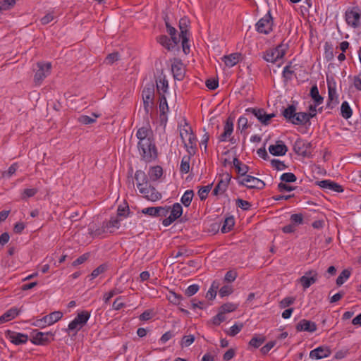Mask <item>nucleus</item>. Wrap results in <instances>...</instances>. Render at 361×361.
<instances>
[{"mask_svg":"<svg viewBox=\"0 0 361 361\" xmlns=\"http://www.w3.org/2000/svg\"><path fill=\"white\" fill-rule=\"evenodd\" d=\"M249 119L250 117L245 116V114L244 116H240L238 120V128L240 129L241 128V130H245L249 127H250V124H249Z\"/></svg>","mask_w":361,"mask_h":361,"instance_id":"obj_46","label":"nucleus"},{"mask_svg":"<svg viewBox=\"0 0 361 361\" xmlns=\"http://www.w3.org/2000/svg\"><path fill=\"white\" fill-rule=\"evenodd\" d=\"M341 114L345 119L350 118L353 114L352 109L346 101L343 102L341 104Z\"/></svg>","mask_w":361,"mask_h":361,"instance_id":"obj_41","label":"nucleus"},{"mask_svg":"<svg viewBox=\"0 0 361 361\" xmlns=\"http://www.w3.org/2000/svg\"><path fill=\"white\" fill-rule=\"evenodd\" d=\"M243 327V324H235L230 328V330L228 332V334L231 336H235L236 334H238L241 331Z\"/></svg>","mask_w":361,"mask_h":361,"instance_id":"obj_62","label":"nucleus"},{"mask_svg":"<svg viewBox=\"0 0 361 361\" xmlns=\"http://www.w3.org/2000/svg\"><path fill=\"white\" fill-rule=\"evenodd\" d=\"M135 179L137 182V188H140L144 185L147 186L148 178L146 173L141 170L136 171L135 173Z\"/></svg>","mask_w":361,"mask_h":361,"instance_id":"obj_31","label":"nucleus"},{"mask_svg":"<svg viewBox=\"0 0 361 361\" xmlns=\"http://www.w3.org/2000/svg\"><path fill=\"white\" fill-rule=\"evenodd\" d=\"M360 12L358 8H353L345 12V20L348 25L357 27L360 24Z\"/></svg>","mask_w":361,"mask_h":361,"instance_id":"obj_14","label":"nucleus"},{"mask_svg":"<svg viewBox=\"0 0 361 361\" xmlns=\"http://www.w3.org/2000/svg\"><path fill=\"white\" fill-rule=\"evenodd\" d=\"M290 65H288L284 67L283 71V77L286 80H290L292 79V75L294 73V71L291 70Z\"/></svg>","mask_w":361,"mask_h":361,"instance_id":"obj_64","label":"nucleus"},{"mask_svg":"<svg viewBox=\"0 0 361 361\" xmlns=\"http://www.w3.org/2000/svg\"><path fill=\"white\" fill-rule=\"evenodd\" d=\"M324 56L327 61H331L334 58V48L331 44L328 42L324 44Z\"/></svg>","mask_w":361,"mask_h":361,"instance_id":"obj_45","label":"nucleus"},{"mask_svg":"<svg viewBox=\"0 0 361 361\" xmlns=\"http://www.w3.org/2000/svg\"><path fill=\"white\" fill-rule=\"evenodd\" d=\"M282 115L287 121L293 124V121H294L295 116H296V107L293 104L288 105V106L283 111Z\"/></svg>","mask_w":361,"mask_h":361,"instance_id":"obj_33","label":"nucleus"},{"mask_svg":"<svg viewBox=\"0 0 361 361\" xmlns=\"http://www.w3.org/2000/svg\"><path fill=\"white\" fill-rule=\"evenodd\" d=\"M54 334L51 332H42L38 330H34L31 333V342L35 345H45L53 341Z\"/></svg>","mask_w":361,"mask_h":361,"instance_id":"obj_5","label":"nucleus"},{"mask_svg":"<svg viewBox=\"0 0 361 361\" xmlns=\"http://www.w3.org/2000/svg\"><path fill=\"white\" fill-rule=\"evenodd\" d=\"M310 147V142L298 138L293 145V150L297 154L306 157L307 155V149Z\"/></svg>","mask_w":361,"mask_h":361,"instance_id":"obj_18","label":"nucleus"},{"mask_svg":"<svg viewBox=\"0 0 361 361\" xmlns=\"http://www.w3.org/2000/svg\"><path fill=\"white\" fill-rule=\"evenodd\" d=\"M269 151L274 156H283L287 152L288 147L282 141L279 140L276 142V145H270Z\"/></svg>","mask_w":361,"mask_h":361,"instance_id":"obj_22","label":"nucleus"},{"mask_svg":"<svg viewBox=\"0 0 361 361\" xmlns=\"http://www.w3.org/2000/svg\"><path fill=\"white\" fill-rule=\"evenodd\" d=\"M158 42L164 47L167 50H173V46L171 45V39L166 35H161L158 38Z\"/></svg>","mask_w":361,"mask_h":361,"instance_id":"obj_48","label":"nucleus"},{"mask_svg":"<svg viewBox=\"0 0 361 361\" xmlns=\"http://www.w3.org/2000/svg\"><path fill=\"white\" fill-rule=\"evenodd\" d=\"M163 174V169L159 166H156L150 168L149 171V176L152 180H157Z\"/></svg>","mask_w":361,"mask_h":361,"instance_id":"obj_39","label":"nucleus"},{"mask_svg":"<svg viewBox=\"0 0 361 361\" xmlns=\"http://www.w3.org/2000/svg\"><path fill=\"white\" fill-rule=\"evenodd\" d=\"M295 117L294 121H293V124L302 126L309 123L310 118H314V114L311 115L307 114L306 112H296V116Z\"/></svg>","mask_w":361,"mask_h":361,"instance_id":"obj_25","label":"nucleus"},{"mask_svg":"<svg viewBox=\"0 0 361 361\" xmlns=\"http://www.w3.org/2000/svg\"><path fill=\"white\" fill-rule=\"evenodd\" d=\"M295 300V298L293 297H286L283 298L280 302H279V307L280 308L283 309L286 307H288L294 303Z\"/></svg>","mask_w":361,"mask_h":361,"instance_id":"obj_56","label":"nucleus"},{"mask_svg":"<svg viewBox=\"0 0 361 361\" xmlns=\"http://www.w3.org/2000/svg\"><path fill=\"white\" fill-rule=\"evenodd\" d=\"M63 317V313L60 311H55L44 317V320L48 325H51L58 322Z\"/></svg>","mask_w":361,"mask_h":361,"instance_id":"obj_36","label":"nucleus"},{"mask_svg":"<svg viewBox=\"0 0 361 361\" xmlns=\"http://www.w3.org/2000/svg\"><path fill=\"white\" fill-rule=\"evenodd\" d=\"M236 205L241 208L243 210H249L251 207V204L248 201L242 200V199H237L236 200Z\"/></svg>","mask_w":361,"mask_h":361,"instance_id":"obj_60","label":"nucleus"},{"mask_svg":"<svg viewBox=\"0 0 361 361\" xmlns=\"http://www.w3.org/2000/svg\"><path fill=\"white\" fill-rule=\"evenodd\" d=\"M122 290L119 288H115L110 290L109 293H105L103 297V300L105 303L109 302L110 299L113 298L114 295L121 293Z\"/></svg>","mask_w":361,"mask_h":361,"instance_id":"obj_52","label":"nucleus"},{"mask_svg":"<svg viewBox=\"0 0 361 361\" xmlns=\"http://www.w3.org/2000/svg\"><path fill=\"white\" fill-rule=\"evenodd\" d=\"M233 131V122L231 118H227L224 126V133L219 137V142H225L228 139L232 144L236 143L234 137H231Z\"/></svg>","mask_w":361,"mask_h":361,"instance_id":"obj_10","label":"nucleus"},{"mask_svg":"<svg viewBox=\"0 0 361 361\" xmlns=\"http://www.w3.org/2000/svg\"><path fill=\"white\" fill-rule=\"evenodd\" d=\"M142 97L145 114L148 115L150 109H152L154 106V85L153 83L151 82L146 85L142 92Z\"/></svg>","mask_w":361,"mask_h":361,"instance_id":"obj_3","label":"nucleus"},{"mask_svg":"<svg viewBox=\"0 0 361 361\" xmlns=\"http://www.w3.org/2000/svg\"><path fill=\"white\" fill-rule=\"evenodd\" d=\"M20 310L16 307H12L7 310L3 315L0 317V324L8 322L14 319L18 314Z\"/></svg>","mask_w":361,"mask_h":361,"instance_id":"obj_34","label":"nucleus"},{"mask_svg":"<svg viewBox=\"0 0 361 361\" xmlns=\"http://www.w3.org/2000/svg\"><path fill=\"white\" fill-rule=\"evenodd\" d=\"M171 71L175 79L180 80L184 76V70L183 68V63L180 60H175L174 63L171 65Z\"/></svg>","mask_w":361,"mask_h":361,"instance_id":"obj_26","label":"nucleus"},{"mask_svg":"<svg viewBox=\"0 0 361 361\" xmlns=\"http://www.w3.org/2000/svg\"><path fill=\"white\" fill-rule=\"evenodd\" d=\"M235 224V220L233 216H229L226 218L224 224L221 228V231L223 233H226L229 232L233 227Z\"/></svg>","mask_w":361,"mask_h":361,"instance_id":"obj_42","label":"nucleus"},{"mask_svg":"<svg viewBox=\"0 0 361 361\" xmlns=\"http://www.w3.org/2000/svg\"><path fill=\"white\" fill-rule=\"evenodd\" d=\"M295 329L297 331H307L313 333L317 330V325L312 321L302 319L297 324Z\"/></svg>","mask_w":361,"mask_h":361,"instance_id":"obj_21","label":"nucleus"},{"mask_svg":"<svg viewBox=\"0 0 361 361\" xmlns=\"http://www.w3.org/2000/svg\"><path fill=\"white\" fill-rule=\"evenodd\" d=\"M16 4L15 0H3L0 2V11L11 9Z\"/></svg>","mask_w":361,"mask_h":361,"instance_id":"obj_53","label":"nucleus"},{"mask_svg":"<svg viewBox=\"0 0 361 361\" xmlns=\"http://www.w3.org/2000/svg\"><path fill=\"white\" fill-rule=\"evenodd\" d=\"M191 156L190 154L189 155H185L182 158L180 166V171L182 173H188L190 171V161Z\"/></svg>","mask_w":361,"mask_h":361,"instance_id":"obj_40","label":"nucleus"},{"mask_svg":"<svg viewBox=\"0 0 361 361\" xmlns=\"http://www.w3.org/2000/svg\"><path fill=\"white\" fill-rule=\"evenodd\" d=\"M233 163L238 173H239L241 176L245 177V176H247L246 173L249 171L248 166L243 164L237 157L233 159Z\"/></svg>","mask_w":361,"mask_h":361,"instance_id":"obj_35","label":"nucleus"},{"mask_svg":"<svg viewBox=\"0 0 361 361\" xmlns=\"http://www.w3.org/2000/svg\"><path fill=\"white\" fill-rule=\"evenodd\" d=\"M139 192L143 195L144 197L147 200L155 202L161 198V194L155 188L152 187L149 183L147 186L144 185L138 188Z\"/></svg>","mask_w":361,"mask_h":361,"instance_id":"obj_11","label":"nucleus"},{"mask_svg":"<svg viewBox=\"0 0 361 361\" xmlns=\"http://www.w3.org/2000/svg\"><path fill=\"white\" fill-rule=\"evenodd\" d=\"M221 311L225 313L231 312L237 309V305L233 303L227 302L221 306Z\"/></svg>","mask_w":361,"mask_h":361,"instance_id":"obj_54","label":"nucleus"},{"mask_svg":"<svg viewBox=\"0 0 361 361\" xmlns=\"http://www.w3.org/2000/svg\"><path fill=\"white\" fill-rule=\"evenodd\" d=\"M245 116H249L251 119L255 117L257 120L264 126L270 123V120L275 117L274 114H267L264 109L262 108H247L245 109Z\"/></svg>","mask_w":361,"mask_h":361,"instance_id":"obj_2","label":"nucleus"},{"mask_svg":"<svg viewBox=\"0 0 361 361\" xmlns=\"http://www.w3.org/2000/svg\"><path fill=\"white\" fill-rule=\"evenodd\" d=\"M331 353V350L326 346H319L310 353V357L319 360L329 357Z\"/></svg>","mask_w":361,"mask_h":361,"instance_id":"obj_19","label":"nucleus"},{"mask_svg":"<svg viewBox=\"0 0 361 361\" xmlns=\"http://www.w3.org/2000/svg\"><path fill=\"white\" fill-rule=\"evenodd\" d=\"M199 290V286L197 284H192L189 286L185 290V294L188 297L192 296Z\"/></svg>","mask_w":361,"mask_h":361,"instance_id":"obj_63","label":"nucleus"},{"mask_svg":"<svg viewBox=\"0 0 361 361\" xmlns=\"http://www.w3.org/2000/svg\"><path fill=\"white\" fill-rule=\"evenodd\" d=\"M238 183L250 189L261 190L265 186L264 181L250 175H247L241 180H239Z\"/></svg>","mask_w":361,"mask_h":361,"instance_id":"obj_9","label":"nucleus"},{"mask_svg":"<svg viewBox=\"0 0 361 361\" xmlns=\"http://www.w3.org/2000/svg\"><path fill=\"white\" fill-rule=\"evenodd\" d=\"M93 116H94V118H92L86 115H82L78 118V121L84 125L92 124L96 121L95 118L98 117V116L94 114H93Z\"/></svg>","mask_w":361,"mask_h":361,"instance_id":"obj_50","label":"nucleus"},{"mask_svg":"<svg viewBox=\"0 0 361 361\" xmlns=\"http://www.w3.org/2000/svg\"><path fill=\"white\" fill-rule=\"evenodd\" d=\"M317 281V273L315 270H310L299 279L304 289H307Z\"/></svg>","mask_w":361,"mask_h":361,"instance_id":"obj_16","label":"nucleus"},{"mask_svg":"<svg viewBox=\"0 0 361 361\" xmlns=\"http://www.w3.org/2000/svg\"><path fill=\"white\" fill-rule=\"evenodd\" d=\"M157 90L159 94V97L167 92L168 90V80L166 79V77L164 75L159 76V78L156 80Z\"/></svg>","mask_w":361,"mask_h":361,"instance_id":"obj_30","label":"nucleus"},{"mask_svg":"<svg viewBox=\"0 0 361 361\" xmlns=\"http://www.w3.org/2000/svg\"><path fill=\"white\" fill-rule=\"evenodd\" d=\"M159 110H160V116L161 121H163L164 117H166V114L169 110V106L166 101V98L165 95L162 94L159 97Z\"/></svg>","mask_w":361,"mask_h":361,"instance_id":"obj_38","label":"nucleus"},{"mask_svg":"<svg viewBox=\"0 0 361 361\" xmlns=\"http://www.w3.org/2000/svg\"><path fill=\"white\" fill-rule=\"evenodd\" d=\"M6 338L15 345L25 344L28 340V336L22 333H16L11 330L6 332Z\"/></svg>","mask_w":361,"mask_h":361,"instance_id":"obj_17","label":"nucleus"},{"mask_svg":"<svg viewBox=\"0 0 361 361\" xmlns=\"http://www.w3.org/2000/svg\"><path fill=\"white\" fill-rule=\"evenodd\" d=\"M171 209L170 206L165 207H149L142 209V214L152 217L166 216Z\"/></svg>","mask_w":361,"mask_h":361,"instance_id":"obj_12","label":"nucleus"},{"mask_svg":"<svg viewBox=\"0 0 361 361\" xmlns=\"http://www.w3.org/2000/svg\"><path fill=\"white\" fill-rule=\"evenodd\" d=\"M182 298V295L177 294L175 292H170L169 300L171 303L179 305Z\"/></svg>","mask_w":361,"mask_h":361,"instance_id":"obj_57","label":"nucleus"},{"mask_svg":"<svg viewBox=\"0 0 361 361\" xmlns=\"http://www.w3.org/2000/svg\"><path fill=\"white\" fill-rule=\"evenodd\" d=\"M290 221L292 224H303V216L302 214H294L290 216Z\"/></svg>","mask_w":361,"mask_h":361,"instance_id":"obj_59","label":"nucleus"},{"mask_svg":"<svg viewBox=\"0 0 361 361\" xmlns=\"http://www.w3.org/2000/svg\"><path fill=\"white\" fill-rule=\"evenodd\" d=\"M189 20L187 18H182L179 20V28L180 30V36H188V27L189 25Z\"/></svg>","mask_w":361,"mask_h":361,"instance_id":"obj_43","label":"nucleus"},{"mask_svg":"<svg viewBox=\"0 0 361 361\" xmlns=\"http://www.w3.org/2000/svg\"><path fill=\"white\" fill-rule=\"evenodd\" d=\"M317 185L324 189L329 190L330 191L341 192L343 191L342 185L335 183L331 180H323L317 182Z\"/></svg>","mask_w":361,"mask_h":361,"instance_id":"obj_20","label":"nucleus"},{"mask_svg":"<svg viewBox=\"0 0 361 361\" xmlns=\"http://www.w3.org/2000/svg\"><path fill=\"white\" fill-rule=\"evenodd\" d=\"M188 143L185 141L183 142L184 146L187 148L188 152L190 155H193L195 154V149L196 147V136L192 131L190 132L189 136L188 137Z\"/></svg>","mask_w":361,"mask_h":361,"instance_id":"obj_32","label":"nucleus"},{"mask_svg":"<svg viewBox=\"0 0 361 361\" xmlns=\"http://www.w3.org/2000/svg\"><path fill=\"white\" fill-rule=\"evenodd\" d=\"M350 274L351 272L348 269L343 270L336 279V285L338 286H341V285H343L345 283V281L349 279Z\"/></svg>","mask_w":361,"mask_h":361,"instance_id":"obj_47","label":"nucleus"},{"mask_svg":"<svg viewBox=\"0 0 361 361\" xmlns=\"http://www.w3.org/2000/svg\"><path fill=\"white\" fill-rule=\"evenodd\" d=\"M136 137L139 140L138 142L144 140H153L152 130L149 126L141 127L137 130Z\"/></svg>","mask_w":361,"mask_h":361,"instance_id":"obj_24","label":"nucleus"},{"mask_svg":"<svg viewBox=\"0 0 361 361\" xmlns=\"http://www.w3.org/2000/svg\"><path fill=\"white\" fill-rule=\"evenodd\" d=\"M90 317V312L87 311H82L69 323L68 329L70 331H79L87 323Z\"/></svg>","mask_w":361,"mask_h":361,"instance_id":"obj_7","label":"nucleus"},{"mask_svg":"<svg viewBox=\"0 0 361 361\" xmlns=\"http://www.w3.org/2000/svg\"><path fill=\"white\" fill-rule=\"evenodd\" d=\"M273 18L270 11L256 23V30L259 33L269 34L272 30Z\"/></svg>","mask_w":361,"mask_h":361,"instance_id":"obj_8","label":"nucleus"},{"mask_svg":"<svg viewBox=\"0 0 361 361\" xmlns=\"http://www.w3.org/2000/svg\"><path fill=\"white\" fill-rule=\"evenodd\" d=\"M265 341V338L264 337L259 338V337H253L250 341L249 344L255 348H259L264 342Z\"/></svg>","mask_w":361,"mask_h":361,"instance_id":"obj_61","label":"nucleus"},{"mask_svg":"<svg viewBox=\"0 0 361 361\" xmlns=\"http://www.w3.org/2000/svg\"><path fill=\"white\" fill-rule=\"evenodd\" d=\"M241 58V54L235 52L222 57V61L228 67H233L236 65Z\"/></svg>","mask_w":361,"mask_h":361,"instance_id":"obj_27","label":"nucleus"},{"mask_svg":"<svg viewBox=\"0 0 361 361\" xmlns=\"http://www.w3.org/2000/svg\"><path fill=\"white\" fill-rule=\"evenodd\" d=\"M137 147L143 160L150 162L157 157V151L153 140H144L138 142Z\"/></svg>","mask_w":361,"mask_h":361,"instance_id":"obj_1","label":"nucleus"},{"mask_svg":"<svg viewBox=\"0 0 361 361\" xmlns=\"http://www.w3.org/2000/svg\"><path fill=\"white\" fill-rule=\"evenodd\" d=\"M328 101L326 108L333 109L338 103V96L335 88L329 86L328 87Z\"/></svg>","mask_w":361,"mask_h":361,"instance_id":"obj_23","label":"nucleus"},{"mask_svg":"<svg viewBox=\"0 0 361 361\" xmlns=\"http://www.w3.org/2000/svg\"><path fill=\"white\" fill-rule=\"evenodd\" d=\"M193 196H194L193 190H186L185 192V193L183 194V195L182 196L181 200H180L182 204L185 207L190 206V203L192 202Z\"/></svg>","mask_w":361,"mask_h":361,"instance_id":"obj_44","label":"nucleus"},{"mask_svg":"<svg viewBox=\"0 0 361 361\" xmlns=\"http://www.w3.org/2000/svg\"><path fill=\"white\" fill-rule=\"evenodd\" d=\"M271 164L272 167H274L275 169L278 171L284 170L287 167L283 161L279 159H272L271 161Z\"/></svg>","mask_w":361,"mask_h":361,"instance_id":"obj_58","label":"nucleus"},{"mask_svg":"<svg viewBox=\"0 0 361 361\" xmlns=\"http://www.w3.org/2000/svg\"><path fill=\"white\" fill-rule=\"evenodd\" d=\"M280 179L283 183H294L296 181L297 178L293 173H284L281 176Z\"/></svg>","mask_w":361,"mask_h":361,"instance_id":"obj_51","label":"nucleus"},{"mask_svg":"<svg viewBox=\"0 0 361 361\" xmlns=\"http://www.w3.org/2000/svg\"><path fill=\"white\" fill-rule=\"evenodd\" d=\"M231 176L229 173L223 174L218 183L215 186L212 193L214 195L223 194L228 188Z\"/></svg>","mask_w":361,"mask_h":361,"instance_id":"obj_15","label":"nucleus"},{"mask_svg":"<svg viewBox=\"0 0 361 361\" xmlns=\"http://www.w3.org/2000/svg\"><path fill=\"white\" fill-rule=\"evenodd\" d=\"M37 188H27L25 189L22 193V199L26 200L27 198L35 196L37 192Z\"/></svg>","mask_w":361,"mask_h":361,"instance_id":"obj_55","label":"nucleus"},{"mask_svg":"<svg viewBox=\"0 0 361 361\" xmlns=\"http://www.w3.org/2000/svg\"><path fill=\"white\" fill-rule=\"evenodd\" d=\"M108 233L104 224L102 226H97L94 224H90L88 226V233L93 238Z\"/></svg>","mask_w":361,"mask_h":361,"instance_id":"obj_28","label":"nucleus"},{"mask_svg":"<svg viewBox=\"0 0 361 361\" xmlns=\"http://www.w3.org/2000/svg\"><path fill=\"white\" fill-rule=\"evenodd\" d=\"M212 187V183L209 184L206 186H202L200 188L197 193L201 200H204L207 197L208 193L211 190Z\"/></svg>","mask_w":361,"mask_h":361,"instance_id":"obj_49","label":"nucleus"},{"mask_svg":"<svg viewBox=\"0 0 361 361\" xmlns=\"http://www.w3.org/2000/svg\"><path fill=\"white\" fill-rule=\"evenodd\" d=\"M121 219L116 216H111L109 221L103 222L108 233H112L114 232L115 228H118L121 226Z\"/></svg>","mask_w":361,"mask_h":361,"instance_id":"obj_29","label":"nucleus"},{"mask_svg":"<svg viewBox=\"0 0 361 361\" xmlns=\"http://www.w3.org/2000/svg\"><path fill=\"white\" fill-rule=\"evenodd\" d=\"M287 49L288 45L282 42L276 48L267 50L264 55V59L267 62L275 63L284 56Z\"/></svg>","mask_w":361,"mask_h":361,"instance_id":"obj_4","label":"nucleus"},{"mask_svg":"<svg viewBox=\"0 0 361 361\" xmlns=\"http://www.w3.org/2000/svg\"><path fill=\"white\" fill-rule=\"evenodd\" d=\"M37 69L34 75V82L35 85H39L42 81L46 78L51 73V63L49 62H37Z\"/></svg>","mask_w":361,"mask_h":361,"instance_id":"obj_6","label":"nucleus"},{"mask_svg":"<svg viewBox=\"0 0 361 361\" xmlns=\"http://www.w3.org/2000/svg\"><path fill=\"white\" fill-rule=\"evenodd\" d=\"M169 212H171L169 216L162 221V224L166 227L170 226L173 222L180 217L183 214V207L180 203H175L173 207H171Z\"/></svg>","mask_w":361,"mask_h":361,"instance_id":"obj_13","label":"nucleus"},{"mask_svg":"<svg viewBox=\"0 0 361 361\" xmlns=\"http://www.w3.org/2000/svg\"><path fill=\"white\" fill-rule=\"evenodd\" d=\"M310 94L316 105H319L323 102L324 98L319 94L317 85L311 87Z\"/></svg>","mask_w":361,"mask_h":361,"instance_id":"obj_37","label":"nucleus"}]
</instances>
